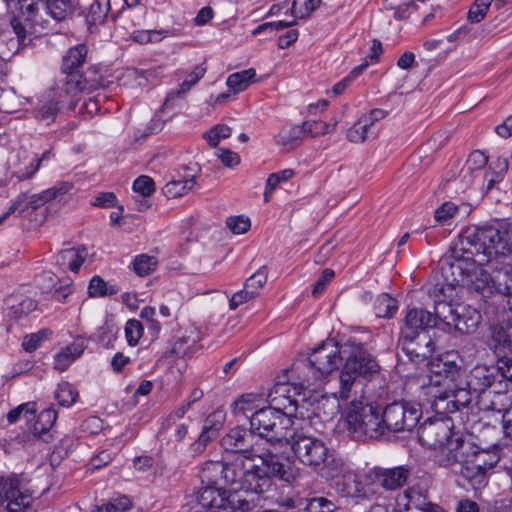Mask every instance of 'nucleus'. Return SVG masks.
<instances>
[{"mask_svg": "<svg viewBox=\"0 0 512 512\" xmlns=\"http://www.w3.org/2000/svg\"><path fill=\"white\" fill-rule=\"evenodd\" d=\"M133 190L143 197H148L155 191V183L151 177L142 175L133 182Z\"/></svg>", "mask_w": 512, "mask_h": 512, "instance_id": "338daca9", "label": "nucleus"}, {"mask_svg": "<svg viewBox=\"0 0 512 512\" xmlns=\"http://www.w3.org/2000/svg\"><path fill=\"white\" fill-rule=\"evenodd\" d=\"M246 461H248L246 458L238 456H233L232 459L223 461V483L234 486V489H241L247 470Z\"/></svg>", "mask_w": 512, "mask_h": 512, "instance_id": "c85d7f7f", "label": "nucleus"}, {"mask_svg": "<svg viewBox=\"0 0 512 512\" xmlns=\"http://www.w3.org/2000/svg\"><path fill=\"white\" fill-rule=\"evenodd\" d=\"M341 401L350 404L345 423L348 433L353 439L377 440L385 435L380 406L374 403H364L363 399Z\"/></svg>", "mask_w": 512, "mask_h": 512, "instance_id": "20e7f679", "label": "nucleus"}, {"mask_svg": "<svg viewBox=\"0 0 512 512\" xmlns=\"http://www.w3.org/2000/svg\"><path fill=\"white\" fill-rule=\"evenodd\" d=\"M256 71L252 68L233 73L227 78L226 84L231 91L238 93L244 91L253 82Z\"/></svg>", "mask_w": 512, "mask_h": 512, "instance_id": "e433bc0d", "label": "nucleus"}, {"mask_svg": "<svg viewBox=\"0 0 512 512\" xmlns=\"http://www.w3.org/2000/svg\"><path fill=\"white\" fill-rule=\"evenodd\" d=\"M397 504L403 506L405 510L415 507L423 512H447L437 504L426 502L422 495L413 489H406L402 495H399Z\"/></svg>", "mask_w": 512, "mask_h": 512, "instance_id": "7c9ffc66", "label": "nucleus"}, {"mask_svg": "<svg viewBox=\"0 0 512 512\" xmlns=\"http://www.w3.org/2000/svg\"><path fill=\"white\" fill-rule=\"evenodd\" d=\"M507 243L501 240L500 229L494 226L469 227L460 235L458 242L444 258L449 265L453 282H462L467 288L481 296V308L491 301L495 293L493 275L482 266L493 263L504 253Z\"/></svg>", "mask_w": 512, "mask_h": 512, "instance_id": "f257e3e1", "label": "nucleus"}, {"mask_svg": "<svg viewBox=\"0 0 512 512\" xmlns=\"http://www.w3.org/2000/svg\"><path fill=\"white\" fill-rule=\"evenodd\" d=\"M87 255L88 252L84 246L79 248H67L61 250L55 256V262L63 270H70L77 273L84 263Z\"/></svg>", "mask_w": 512, "mask_h": 512, "instance_id": "c756f323", "label": "nucleus"}, {"mask_svg": "<svg viewBox=\"0 0 512 512\" xmlns=\"http://www.w3.org/2000/svg\"><path fill=\"white\" fill-rule=\"evenodd\" d=\"M118 292V289L109 285L104 279L98 275L91 278L88 286V294L90 297H106L112 296Z\"/></svg>", "mask_w": 512, "mask_h": 512, "instance_id": "79ce46f5", "label": "nucleus"}, {"mask_svg": "<svg viewBox=\"0 0 512 512\" xmlns=\"http://www.w3.org/2000/svg\"><path fill=\"white\" fill-rule=\"evenodd\" d=\"M452 386H445L433 392L429 396L433 398V405L437 410L445 413H454L466 408L472 401L474 390L468 385H462L459 381Z\"/></svg>", "mask_w": 512, "mask_h": 512, "instance_id": "dca6fc26", "label": "nucleus"}, {"mask_svg": "<svg viewBox=\"0 0 512 512\" xmlns=\"http://www.w3.org/2000/svg\"><path fill=\"white\" fill-rule=\"evenodd\" d=\"M82 352L83 349L76 345L67 346L62 349L54 357V369L60 372L65 371Z\"/></svg>", "mask_w": 512, "mask_h": 512, "instance_id": "ea45409f", "label": "nucleus"}, {"mask_svg": "<svg viewBox=\"0 0 512 512\" xmlns=\"http://www.w3.org/2000/svg\"><path fill=\"white\" fill-rule=\"evenodd\" d=\"M223 461L222 462H208L201 470V481L209 485L218 486L219 481L222 480Z\"/></svg>", "mask_w": 512, "mask_h": 512, "instance_id": "c03bdc74", "label": "nucleus"}, {"mask_svg": "<svg viewBox=\"0 0 512 512\" xmlns=\"http://www.w3.org/2000/svg\"><path fill=\"white\" fill-rule=\"evenodd\" d=\"M78 398V392L68 382H62L58 384L57 390L55 391V399L63 407L72 406Z\"/></svg>", "mask_w": 512, "mask_h": 512, "instance_id": "de8ad7c7", "label": "nucleus"}, {"mask_svg": "<svg viewBox=\"0 0 512 512\" xmlns=\"http://www.w3.org/2000/svg\"><path fill=\"white\" fill-rule=\"evenodd\" d=\"M456 295L454 284H436L430 291V297L434 301V313L436 326L439 323L452 328L455 321V306L451 303Z\"/></svg>", "mask_w": 512, "mask_h": 512, "instance_id": "a211bd4d", "label": "nucleus"}, {"mask_svg": "<svg viewBox=\"0 0 512 512\" xmlns=\"http://www.w3.org/2000/svg\"><path fill=\"white\" fill-rule=\"evenodd\" d=\"M385 435L411 431L422 416L420 404L410 401H394L385 408L381 407Z\"/></svg>", "mask_w": 512, "mask_h": 512, "instance_id": "f8f14e48", "label": "nucleus"}, {"mask_svg": "<svg viewBox=\"0 0 512 512\" xmlns=\"http://www.w3.org/2000/svg\"><path fill=\"white\" fill-rule=\"evenodd\" d=\"M487 162L488 156H486L482 151H473L461 170L462 177L466 178L468 175L473 176L474 172L480 171L484 168Z\"/></svg>", "mask_w": 512, "mask_h": 512, "instance_id": "37998d69", "label": "nucleus"}, {"mask_svg": "<svg viewBox=\"0 0 512 512\" xmlns=\"http://www.w3.org/2000/svg\"><path fill=\"white\" fill-rule=\"evenodd\" d=\"M78 5L89 30L103 25L111 10L110 0H79Z\"/></svg>", "mask_w": 512, "mask_h": 512, "instance_id": "5701e85b", "label": "nucleus"}, {"mask_svg": "<svg viewBox=\"0 0 512 512\" xmlns=\"http://www.w3.org/2000/svg\"><path fill=\"white\" fill-rule=\"evenodd\" d=\"M268 278L267 266L260 267L254 274L246 279L244 285L246 288L255 292V295H259V291L266 284Z\"/></svg>", "mask_w": 512, "mask_h": 512, "instance_id": "864d4df0", "label": "nucleus"}, {"mask_svg": "<svg viewBox=\"0 0 512 512\" xmlns=\"http://www.w3.org/2000/svg\"><path fill=\"white\" fill-rule=\"evenodd\" d=\"M88 48L84 44L70 48L63 57L62 71L66 74L67 92L95 90L102 87L103 79L93 69L78 75V69L84 64Z\"/></svg>", "mask_w": 512, "mask_h": 512, "instance_id": "1a4fd4ad", "label": "nucleus"}, {"mask_svg": "<svg viewBox=\"0 0 512 512\" xmlns=\"http://www.w3.org/2000/svg\"><path fill=\"white\" fill-rule=\"evenodd\" d=\"M256 458L261 460V465L253 464L247 467L241 489L260 495L272 488L273 477L289 481L290 475L276 454L267 451Z\"/></svg>", "mask_w": 512, "mask_h": 512, "instance_id": "0eeeda50", "label": "nucleus"}, {"mask_svg": "<svg viewBox=\"0 0 512 512\" xmlns=\"http://www.w3.org/2000/svg\"><path fill=\"white\" fill-rule=\"evenodd\" d=\"M303 137L300 126L287 125L282 127L275 136V142L278 146H282L286 150H292L300 144Z\"/></svg>", "mask_w": 512, "mask_h": 512, "instance_id": "f704fd0d", "label": "nucleus"}, {"mask_svg": "<svg viewBox=\"0 0 512 512\" xmlns=\"http://www.w3.org/2000/svg\"><path fill=\"white\" fill-rule=\"evenodd\" d=\"M157 264L158 261L154 256L141 254L136 256L133 262V268L137 275L147 276L153 271H155Z\"/></svg>", "mask_w": 512, "mask_h": 512, "instance_id": "8fccbe9b", "label": "nucleus"}, {"mask_svg": "<svg viewBox=\"0 0 512 512\" xmlns=\"http://www.w3.org/2000/svg\"><path fill=\"white\" fill-rule=\"evenodd\" d=\"M411 473L404 466L394 468H377L374 470V482L385 490L394 491L402 488Z\"/></svg>", "mask_w": 512, "mask_h": 512, "instance_id": "393cba45", "label": "nucleus"}, {"mask_svg": "<svg viewBox=\"0 0 512 512\" xmlns=\"http://www.w3.org/2000/svg\"><path fill=\"white\" fill-rule=\"evenodd\" d=\"M496 376V369L494 367L477 365L468 375L466 374V371H464V376L460 384L468 385L475 393L483 394V392H488L487 388L493 384Z\"/></svg>", "mask_w": 512, "mask_h": 512, "instance_id": "bb28decb", "label": "nucleus"}, {"mask_svg": "<svg viewBox=\"0 0 512 512\" xmlns=\"http://www.w3.org/2000/svg\"><path fill=\"white\" fill-rule=\"evenodd\" d=\"M344 365L338 377V389L332 392L336 400L364 399L365 386L380 374V366L361 343L342 346Z\"/></svg>", "mask_w": 512, "mask_h": 512, "instance_id": "f03ea898", "label": "nucleus"}, {"mask_svg": "<svg viewBox=\"0 0 512 512\" xmlns=\"http://www.w3.org/2000/svg\"><path fill=\"white\" fill-rule=\"evenodd\" d=\"M435 326V317L431 312L422 308H412L405 315L400 333L405 334L406 337H411V335L426 334V329Z\"/></svg>", "mask_w": 512, "mask_h": 512, "instance_id": "4be33fe9", "label": "nucleus"}, {"mask_svg": "<svg viewBox=\"0 0 512 512\" xmlns=\"http://www.w3.org/2000/svg\"><path fill=\"white\" fill-rule=\"evenodd\" d=\"M221 447L226 452H231L234 456L246 458L254 461L255 458L263 453L259 437L253 432L252 428L236 426L230 429L220 441Z\"/></svg>", "mask_w": 512, "mask_h": 512, "instance_id": "4468645a", "label": "nucleus"}, {"mask_svg": "<svg viewBox=\"0 0 512 512\" xmlns=\"http://www.w3.org/2000/svg\"><path fill=\"white\" fill-rule=\"evenodd\" d=\"M51 334V331L48 329L40 330L36 333H32L30 335H26L22 341V347L26 352H33L35 351L42 341L47 339L49 335Z\"/></svg>", "mask_w": 512, "mask_h": 512, "instance_id": "bf43d9fd", "label": "nucleus"}, {"mask_svg": "<svg viewBox=\"0 0 512 512\" xmlns=\"http://www.w3.org/2000/svg\"><path fill=\"white\" fill-rule=\"evenodd\" d=\"M493 285L495 293L491 301H486L484 315L491 316L494 320L507 319V310L512 314V265L501 262L493 270Z\"/></svg>", "mask_w": 512, "mask_h": 512, "instance_id": "9b49d317", "label": "nucleus"}, {"mask_svg": "<svg viewBox=\"0 0 512 512\" xmlns=\"http://www.w3.org/2000/svg\"><path fill=\"white\" fill-rule=\"evenodd\" d=\"M485 316L491 326V335L488 340L489 348L492 349L497 356L512 353L511 325L508 327L503 326L504 323L510 321L512 317L511 311L507 310V319L505 320H494L489 315Z\"/></svg>", "mask_w": 512, "mask_h": 512, "instance_id": "412c9836", "label": "nucleus"}, {"mask_svg": "<svg viewBox=\"0 0 512 512\" xmlns=\"http://www.w3.org/2000/svg\"><path fill=\"white\" fill-rule=\"evenodd\" d=\"M184 173H178L163 187V193L168 198H177L187 194L195 186L196 168L186 166L183 168Z\"/></svg>", "mask_w": 512, "mask_h": 512, "instance_id": "a878e982", "label": "nucleus"}, {"mask_svg": "<svg viewBox=\"0 0 512 512\" xmlns=\"http://www.w3.org/2000/svg\"><path fill=\"white\" fill-rule=\"evenodd\" d=\"M472 443L465 440H456L450 443L448 449L437 457V463L442 467L457 466L459 472L473 486L481 487L486 484L487 473L476 466L475 461L469 456Z\"/></svg>", "mask_w": 512, "mask_h": 512, "instance_id": "6e6552de", "label": "nucleus"}, {"mask_svg": "<svg viewBox=\"0 0 512 512\" xmlns=\"http://www.w3.org/2000/svg\"><path fill=\"white\" fill-rule=\"evenodd\" d=\"M369 66L368 61L366 60L361 65L352 69V71L344 77L341 81L337 82L332 91L335 95L342 94L346 88Z\"/></svg>", "mask_w": 512, "mask_h": 512, "instance_id": "6e6d98bb", "label": "nucleus"}, {"mask_svg": "<svg viewBox=\"0 0 512 512\" xmlns=\"http://www.w3.org/2000/svg\"><path fill=\"white\" fill-rule=\"evenodd\" d=\"M250 426L259 437V441L266 439L271 444H284L291 440L295 422L288 415L272 406L263 407L250 416Z\"/></svg>", "mask_w": 512, "mask_h": 512, "instance_id": "423d86ee", "label": "nucleus"}, {"mask_svg": "<svg viewBox=\"0 0 512 512\" xmlns=\"http://www.w3.org/2000/svg\"><path fill=\"white\" fill-rule=\"evenodd\" d=\"M117 335V328L106 322L97 330V340L105 347H109L115 341Z\"/></svg>", "mask_w": 512, "mask_h": 512, "instance_id": "69168bd1", "label": "nucleus"}, {"mask_svg": "<svg viewBox=\"0 0 512 512\" xmlns=\"http://www.w3.org/2000/svg\"><path fill=\"white\" fill-rule=\"evenodd\" d=\"M144 331L143 324L137 319H130L125 325V336L130 346H135L142 337Z\"/></svg>", "mask_w": 512, "mask_h": 512, "instance_id": "13d9d810", "label": "nucleus"}, {"mask_svg": "<svg viewBox=\"0 0 512 512\" xmlns=\"http://www.w3.org/2000/svg\"><path fill=\"white\" fill-rule=\"evenodd\" d=\"M231 128L226 125H216L205 134V139L211 147H217L220 140L229 138L231 136Z\"/></svg>", "mask_w": 512, "mask_h": 512, "instance_id": "e2e57ef3", "label": "nucleus"}, {"mask_svg": "<svg viewBox=\"0 0 512 512\" xmlns=\"http://www.w3.org/2000/svg\"><path fill=\"white\" fill-rule=\"evenodd\" d=\"M11 27L14 38H17L25 47L31 42L29 23L24 22L23 19L15 17L11 20Z\"/></svg>", "mask_w": 512, "mask_h": 512, "instance_id": "5fc2aeb1", "label": "nucleus"}, {"mask_svg": "<svg viewBox=\"0 0 512 512\" xmlns=\"http://www.w3.org/2000/svg\"><path fill=\"white\" fill-rule=\"evenodd\" d=\"M481 313L470 305L456 304L455 306V321L452 328L461 334L474 333L480 322Z\"/></svg>", "mask_w": 512, "mask_h": 512, "instance_id": "cd10ccee", "label": "nucleus"}, {"mask_svg": "<svg viewBox=\"0 0 512 512\" xmlns=\"http://www.w3.org/2000/svg\"><path fill=\"white\" fill-rule=\"evenodd\" d=\"M398 346L411 361L419 362L433 354L436 343L427 334L406 337L405 334L400 333Z\"/></svg>", "mask_w": 512, "mask_h": 512, "instance_id": "aec40b11", "label": "nucleus"}, {"mask_svg": "<svg viewBox=\"0 0 512 512\" xmlns=\"http://www.w3.org/2000/svg\"><path fill=\"white\" fill-rule=\"evenodd\" d=\"M295 175L293 169H284L279 172L272 173L268 176L264 192V201L268 202L270 195L282 182H287Z\"/></svg>", "mask_w": 512, "mask_h": 512, "instance_id": "49530a36", "label": "nucleus"}, {"mask_svg": "<svg viewBox=\"0 0 512 512\" xmlns=\"http://www.w3.org/2000/svg\"><path fill=\"white\" fill-rule=\"evenodd\" d=\"M321 0H293L291 13L296 19L308 17L318 8Z\"/></svg>", "mask_w": 512, "mask_h": 512, "instance_id": "3c124183", "label": "nucleus"}, {"mask_svg": "<svg viewBox=\"0 0 512 512\" xmlns=\"http://www.w3.org/2000/svg\"><path fill=\"white\" fill-rule=\"evenodd\" d=\"M44 10L55 21H64L73 15V0H45Z\"/></svg>", "mask_w": 512, "mask_h": 512, "instance_id": "473e14b6", "label": "nucleus"}, {"mask_svg": "<svg viewBox=\"0 0 512 512\" xmlns=\"http://www.w3.org/2000/svg\"><path fill=\"white\" fill-rule=\"evenodd\" d=\"M469 454L472 460L475 461L476 466L482 468V470H484L486 473L488 470L492 469L499 461V456L496 452L477 449L473 444Z\"/></svg>", "mask_w": 512, "mask_h": 512, "instance_id": "58836bf2", "label": "nucleus"}, {"mask_svg": "<svg viewBox=\"0 0 512 512\" xmlns=\"http://www.w3.org/2000/svg\"><path fill=\"white\" fill-rule=\"evenodd\" d=\"M32 501V495L20 487L17 478L0 477V505H6L9 512H22Z\"/></svg>", "mask_w": 512, "mask_h": 512, "instance_id": "6ab92c4d", "label": "nucleus"}, {"mask_svg": "<svg viewBox=\"0 0 512 512\" xmlns=\"http://www.w3.org/2000/svg\"><path fill=\"white\" fill-rule=\"evenodd\" d=\"M152 75V70L128 69L120 79L121 85L132 89L142 88Z\"/></svg>", "mask_w": 512, "mask_h": 512, "instance_id": "4c0bfd02", "label": "nucleus"}, {"mask_svg": "<svg viewBox=\"0 0 512 512\" xmlns=\"http://www.w3.org/2000/svg\"><path fill=\"white\" fill-rule=\"evenodd\" d=\"M13 3L18 5L19 14L17 17L29 23V28L39 23L40 7L44 8L45 0H15Z\"/></svg>", "mask_w": 512, "mask_h": 512, "instance_id": "72a5a7b5", "label": "nucleus"}, {"mask_svg": "<svg viewBox=\"0 0 512 512\" xmlns=\"http://www.w3.org/2000/svg\"><path fill=\"white\" fill-rule=\"evenodd\" d=\"M167 34L165 30H136L131 39L139 44L160 42Z\"/></svg>", "mask_w": 512, "mask_h": 512, "instance_id": "603ef678", "label": "nucleus"}, {"mask_svg": "<svg viewBox=\"0 0 512 512\" xmlns=\"http://www.w3.org/2000/svg\"><path fill=\"white\" fill-rule=\"evenodd\" d=\"M289 373L290 376H286L287 381L279 379L267 395L270 406L279 411L288 412V415L296 411L297 400L295 396L299 395L301 390L306 388L298 386V389L295 391L294 387L295 383L299 381V374L292 373V370Z\"/></svg>", "mask_w": 512, "mask_h": 512, "instance_id": "f3484780", "label": "nucleus"}, {"mask_svg": "<svg viewBox=\"0 0 512 512\" xmlns=\"http://www.w3.org/2000/svg\"><path fill=\"white\" fill-rule=\"evenodd\" d=\"M490 5L491 0H475L468 11V20L471 23L481 22L485 18Z\"/></svg>", "mask_w": 512, "mask_h": 512, "instance_id": "4d7b16f0", "label": "nucleus"}, {"mask_svg": "<svg viewBox=\"0 0 512 512\" xmlns=\"http://www.w3.org/2000/svg\"><path fill=\"white\" fill-rule=\"evenodd\" d=\"M297 508L303 512H334L337 506L326 497L300 498L297 500Z\"/></svg>", "mask_w": 512, "mask_h": 512, "instance_id": "c9c22d12", "label": "nucleus"}, {"mask_svg": "<svg viewBox=\"0 0 512 512\" xmlns=\"http://www.w3.org/2000/svg\"><path fill=\"white\" fill-rule=\"evenodd\" d=\"M343 361L342 347L334 342H325L314 348L306 361H300L292 367V373L299 374L294 390L301 387H313L318 381L334 371Z\"/></svg>", "mask_w": 512, "mask_h": 512, "instance_id": "7ed1b4c3", "label": "nucleus"}, {"mask_svg": "<svg viewBox=\"0 0 512 512\" xmlns=\"http://www.w3.org/2000/svg\"><path fill=\"white\" fill-rule=\"evenodd\" d=\"M397 309V300L385 293L379 295L374 302L375 314L380 318L392 317Z\"/></svg>", "mask_w": 512, "mask_h": 512, "instance_id": "a19ab883", "label": "nucleus"}, {"mask_svg": "<svg viewBox=\"0 0 512 512\" xmlns=\"http://www.w3.org/2000/svg\"><path fill=\"white\" fill-rule=\"evenodd\" d=\"M369 130V124L367 122H362V119L360 118L358 122L348 130L347 138L349 141L354 143L363 142L366 140Z\"/></svg>", "mask_w": 512, "mask_h": 512, "instance_id": "0e129e2a", "label": "nucleus"}, {"mask_svg": "<svg viewBox=\"0 0 512 512\" xmlns=\"http://www.w3.org/2000/svg\"><path fill=\"white\" fill-rule=\"evenodd\" d=\"M330 128L331 126L328 123L316 120L305 121L300 126L303 136L311 135L313 137L328 133Z\"/></svg>", "mask_w": 512, "mask_h": 512, "instance_id": "052dcab7", "label": "nucleus"}, {"mask_svg": "<svg viewBox=\"0 0 512 512\" xmlns=\"http://www.w3.org/2000/svg\"><path fill=\"white\" fill-rule=\"evenodd\" d=\"M457 358V355L453 353H446L430 362L429 370L431 374L428 383L424 385L426 395H430L445 386H452L455 381L462 380L465 369H462L458 364Z\"/></svg>", "mask_w": 512, "mask_h": 512, "instance_id": "ddd939ff", "label": "nucleus"}, {"mask_svg": "<svg viewBox=\"0 0 512 512\" xmlns=\"http://www.w3.org/2000/svg\"><path fill=\"white\" fill-rule=\"evenodd\" d=\"M57 412L53 408H47L40 412L34 424V431L38 434L48 432L55 424Z\"/></svg>", "mask_w": 512, "mask_h": 512, "instance_id": "09e8293b", "label": "nucleus"}, {"mask_svg": "<svg viewBox=\"0 0 512 512\" xmlns=\"http://www.w3.org/2000/svg\"><path fill=\"white\" fill-rule=\"evenodd\" d=\"M262 403L263 399L260 394L247 393L232 403L231 410L235 416H243L250 420L252 414L263 408Z\"/></svg>", "mask_w": 512, "mask_h": 512, "instance_id": "2f4dec72", "label": "nucleus"}, {"mask_svg": "<svg viewBox=\"0 0 512 512\" xmlns=\"http://www.w3.org/2000/svg\"><path fill=\"white\" fill-rule=\"evenodd\" d=\"M226 224L234 234H243L251 227L250 219L243 215L228 218Z\"/></svg>", "mask_w": 512, "mask_h": 512, "instance_id": "774afa93", "label": "nucleus"}, {"mask_svg": "<svg viewBox=\"0 0 512 512\" xmlns=\"http://www.w3.org/2000/svg\"><path fill=\"white\" fill-rule=\"evenodd\" d=\"M25 46L17 40V38L11 37L9 33H3L0 35V59L9 60L13 55L19 52L21 48Z\"/></svg>", "mask_w": 512, "mask_h": 512, "instance_id": "a18cd8bd", "label": "nucleus"}, {"mask_svg": "<svg viewBox=\"0 0 512 512\" xmlns=\"http://www.w3.org/2000/svg\"><path fill=\"white\" fill-rule=\"evenodd\" d=\"M478 405L480 410L496 411L499 413H507L512 407V387L506 385L504 391L488 390L478 395Z\"/></svg>", "mask_w": 512, "mask_h": 512, "instance_id": "b1692460", "label": "nucleus"}, {"mask_svg": "<svg viewBox=\"0 0 512 512\" xmlns=\"http://www.w3.org/2000/svg\"><path fill=\"white\" fill-rule=\"evenodd\" d=\"M254 504L237 494H228L218 486L202 487L195 499L184 505L180 512H222V510L238 512H251Z\"/></svg>", "mask_w": 512, "mask_h": 512, "instance_id": "39448f33", "label": "nucleus"}, {"mask_svg": "<svg viewBox=\"0 0 512 512\" xmlns=\"http://www.w3.org/2000/svg\"><path fill=\"white\" fill-rule=\"evenodd\" d=\"M290 444L295 457L305 466L317 469L326 463L329 450L323 440L311 435L305 427H295Z\"/></svg>", "mask_w": 512, "mask_h": 512, "instance_id": "9d476101", "label": "nucleus"}, {"mask_svg": "<svg viewBox=\"0 0 512 512\" xmlns=\"http://www.w3.org/2000/svg\"><path fill=\"white\" fill-rule=\"evenodd\" d=\"M418 439L422 446L439 450L436 458L443 453L450 443L464 440L452 431L449 421L442 419L426 420L418 429Z\"/></svg>", "mask_w": 512, "mask_h": 512, "instance_id": "2eb2a0df", "label": "nucleus"}, {"mask_svg": "<svg viewBox=\"0 0 512 512\" xmlns=\"http://www.w3.org/2000/svg\"><path fill=\"white\" fill-rule=\"evenodd\" d=\"M30 209L28 204V193L20 194L8 210L0 216V225L12 214L18 213L19 215Z\"/></svg>", "mask_w": 512, "mask_h": 512, "instance_id": "680f3d73", "label": "nucleus"}]
</instances>
